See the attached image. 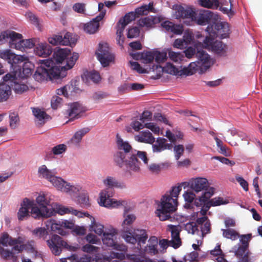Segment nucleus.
Instances as JSON below:
<instances>
[{
  "label": "nucleus",
  "mask_w": 262,
  "mask_h": 262,
  "mask_svg": "<svg viewBox=\"0 0 262 262\" xmlns=\"http://www.w3.org/2000/svg\"><path fill=\"white\" fill-rule=\"evenodd\" d=\"M11 93V86L8 84L0 83V101L7 100Z\"/></svg>",
  "instance_id": "nucleus-47"
},
{
  "label": "nucleus",
  "mask_w": 262,
  "mask_h": 262,
  "mask_svg": "<svg viewBox=\"0 0 262 262\" xmlns=\"http://www.w3.org/2000/svg\"><path fill=\"white\" fill-rule=\"evenodd\" d=\"M86 111V108L81 104L76 102L70 104L67 110V114L70 120L80 118L82 114Z\"/></svg>",
  "instance_id": "nucleus-22"
},
{
  "label": "nucleus",
  "mask_w": 262,
  "mask_h": 262,
  "mask_svg": "<svg viewBox=\"0 0 262 262\" xmlns=\"http://www.w3.org/2000/svg\"><path fill=\"white\" fill-rule=\"evenodd\" d=\"M47 244L52 252L55 255H59L61 252V247H64L70 250H75L76 248L69 246L66 242L57 235H53L50 240L47 241Z\"/></svg>",
  "instance_id": "nucleus-15"
},
{
  "label": "nucleus",
  "mask_w": 262,
  "mask_h": 262,
  "mask_svg": "<svg viewBox=\"0 0 262 262\" xmlns=\"http://www.w3.org/2000/svg\"><path fill=\"white\" fill-rule=\"evenodd\" d=\"M174 11L173 16L176 19H186L188 21H184V23L190 25L191 18L194 17V10L191 8H184L181 5H175L173 6Z\"/></svg>",
  "instance_id": "nucleus-16"
},
{
  "label": "nucleus",
  "mask_w": 262,
  "mask_h": 262,
  "mask_svg": "<svg viewBox=\"0 0 262 262\" xmlns=\"http://www.w3.org/2000/svg\"><path fill=\"white\" fill-rule=\"evenodd\" d=\"M132 56L135 59H141L142 62L145 64L150 63L154 60L153 51L133 54Z\"/></svg>",
  "instance_id": "nucleus-35"
},
{
  "label": "nucleus",
  "mask_w": 262,
  "mask_h": 262,
  "mask_svg": "<svg viewBox=\"0 0 262 262\" xmlns=\"http://www.w3.org/2000/svg\"><path fill=\"white\" fill-rule=\"evenodd\" d=\"M153 8V3H149L148 5L142 6L135 9L134 12L137 17L139 15H147L149 11H151Z\"/></svg>",
  "instance_id": "nucleus-55"
},
{
  "label": "nucleus",
  "mask_w": 262,
  "mask_h": 262,
  "mask_svg": "<svg viewBox=\"0 0 262 262\" xmlns=\"http://www.w3.org/2000/svg\"><path fill=\"white\" fill-rule=\"evenodd\" d=\"M205 30L210 37H219L222 39L228 37L230 33L229 25L225 21L210 24Z\"/></svg>",
  "instance_id": "nucleus-9"
},
{
  "label": "nucleus",
  "mask_w": 262,
  "mask_h": 262,
  "mask_svg": "<svg viewBox=\"0 0 262 262\" xmlns=\"http://www.w3.org/2000/svg\"><path fill=\"white\" fill-rule=\"evenodd\" d=\"M53 207L55 210V215L56 213L61 215H63L66 214H71L77 216L78 217H83L84 216H89V214L87 212H81L74 209L73 207H66L57 203H55Z\"/></svg>",
  "instance_id": "nucleus-17"
},
{
  "label": "nucleus",
  "mask_w": 262,
  "mask_h": 262,
  "mask_svg": "<svg viewBox=\"0 0 262 262\" xmlns=\"http://www.w3.org/2000/svg\"><path fill=\"white\" fill-rule=\"evenodd\" d=\"M58 190L63 191L67 181L60 177H56L55 175L49 181Z\"/></svg>",
  "instance_id": "nucleus-52"
},
{
  "label": "nucleus",
  "mask_w": 262,
  "mask_h": 262,
  "mask_svg": "<svg viewBox=\"0 0 262 262\" xmlns=\"http://www.w3.org/2000/svg\"><path fill=\"white\" fill-rule=\"evenodd\" d=\"M24 241L23 237H18L17 238H13L7 233H4L0 236V246L3 247L12 246L13 250L19 253L27 248V245L24 244Z\"/></svg>",
  "instance_id": "nucleus-11"
},
{
  "label": "nucleus",
  "mask_w": 262,
  "mask_h": 262,
  "mask_svg": "<svg viewBox=\"0 0 262 262\" xmlns=\"http://www.w3.org/2000/svg\"><path fill=\"white\" fill-rule=\"evenodd\" d=\"M168 56L170 60L177 63H181L185 60V56L183 52H174L171 49H168Z\"/></svg>",
  "instance_id": "nucleus-44"
},
{
  "label": "nucleus",
  "mask_w": 262,
  "mask_h": 262,
  "mask_svg": "<svg viewBox=\"0 0 262 262\" xmlns=\"http://www.w3.org/2000/svg\"><path fill=\"white\" fill-rule=\"evenodd\" d=\"M72 36V34L69 32L66 33L63 37L61 35H55L49 38V42L53 45H60L72 47L75 44L76 39Z\"/></svg>",
  "instance_id": "nucleus-18"
},
{
  "label": "nucleus",
  "mask_w": 262,
  "mask_h": 262,
  "mask_svg": "<svg viewBox=\"0 0 262 262\" xmlns=\"http://www.w3.org/2000/svg\"><path fill=\"white\" fill-rule=\"evenodd\" d=\"M182 66L177 67L173 63L167 62L164 66V73L176 76H182Z\"/></svg>",
  "instance_id": "nucleus-37"
},
{
  "label": "nucleus",
  "mask_w": 262,
  "mask_h": 262,
  "mask_svg": "<svg viewBox=\"0 0 262 262\" xmlns=\"http://www.w3.org/2000/svg\"><path fill=\"white\" fill-rule=\"evenodd\" d=\"M117 230L113 228L106 230L103 233L102 238L104 245L107 247H112L113 249L125 252L127 251V247L123 244H118L116 241Z\"/></svg>",
  "instance_id": "nucleus-10"
},
{
  "label": "nucleus",
  "mask_w": 262,
  "mask_h": 262,
  "mask_svg": "<svg viewBox=\"0 0 262 262\" xmlns=\"http://www.w3.org/2000/svg\"><path fill=\"white\" fill-rule=\"evenodd\" d=\"M11 87L16 93L21 94L28 89V87L26 84L21 83H17L14 81L13 84H11Z\"/></svg>",
  "instance_id": "nucleus-60"
},
{
  "label": "nucleus",
  "mask_w": 262,
  "mask_h": 262,
  "mask_svg": "<svg viewBox=\"0 0 262 262\" xmlns=\"http://www.w3.org/2000/svg\"><path fill=\"white\" fill-rule=\"evenodd\" d=\"M17 254L12 248L10 250L0 246V256L4 259H11L13 261H16L17 257L16 254Z\"/></svg>",
  "instance_id": "nucleus-42"
},
{
  "label": "nucleus",
  "mask_w": 262,
  "mask_h": 262,
  "mask_svg": "<svg viewBox=\"0 0 262 262\" xmlns=\"http://www.w3.org/2000/svg\"><path fill=\"white\" fill-rule=\"evenodd\" d=\"M114 161L119 167H124L126 177L131 176L140 171V162L132 152L126 156L123 152L118 151L114 155Z\"/></svg>",
  "instance_id": "nucleus-5"
},
{
  "label": "nucleus",
  "mask_w": 262,
  "mask_h": 262,
  "mask_svg": "<svg viewBox=\"0 0 262 262\" xmlns=\"http://www.w3.org/2000/svg\"><path fill=\"white\" fill-rule=\"evenodd\" d=\"M169 163L168 162L160 163H151L146 165L148 170L152 173H158L161 170L164 168H167L169 166Z\"/></svg>",
  "instance_id": "nucleus-45"
},
{
  "label": "nucleus",
  "mask_w": 262,
  "mask_h": 262,
  "mask_svg": "<svg viewBox=\"0 0 262 262\" xmlns=\"http://www.w3.org/2000/svg\"><path fill=\"white\" fill-rule=\"evenodd\" d=\"M47 230L56 232L61 235H66L67 232L62 228L61 221L49 220L46 222Z\"/></svg>",
  "instance_id": "nucleus-28"
},
{
  "label": "nucleus",
  "mask_w": 262,
  "mask_h": 262,
  "mask_svg": "<svg viewBox=\"0 0 262 262\" xmlns=\"http://www.w3.org/2000/svg\"><path fill=\"white\" fill-rule=\"evenodd\" d=\"M199 4L204 8L217 9L220 6L219 0H199Z\"/></svg>",
  "instance_id": "nucleus-53"
},
{
  "label": "nucleus",
  "mask_w": 262,
  "mask_h": 262,
  "mask_svg": "<svg viewBox=\"0 0 262 262\" xmlns=\"http://www.w3.org/2000/svg\"><path fill=\"white\" fill-rule=\"evenodd\" d=\"M247 248L241 246L239 244L234 246L232 249L230 251V252L234 253L235 255L238 257H243L245 255H248L246 254Z\"/></svg>",
  "instance_id": "nucleus-56"
},
{
  "label": "nucleus",
  "mask_w": 262,
  "mask_h": 262,
  "mask_svg": "<svg viewBox=\"0 0 262 262\" xmlns=\"http://www.w3.org/2000/svg\"><path fill=\"white\" fill-rule=\"evenodd\" d=\"M29 209H31L30 213L33 217L39 219L40 217H50L52 216V212L51 210H45L42 207L39 208L33 200L29 199Z\"/></svg>",
  "instance_id": "nucleus-21"
},
{
  "label": "nucleus",
  "mask_w": 262,
  "mask_h": 262,
  "mask_svg": "<svg viewBox=\"0 0 262 262\" xmlns=\"http://www.w3.org/2000/svg\"><path fill=\"white\" fill-rule=\"evenodd\" d=\"M196 223L189 222L185 225V229L189 233L196 234L203 238L210 232V223L207 216L196 217Z\"/></svg>",
  "instance_id": "nucleus-6"
},
{
  "label": "nucleus",
  "mask_w": 262,
  "mask_h": 262,
  "mask_svg": "<svg viewBox=\"0 0 262 262\" xmlns=\"http://www.w3.org/2000/svg\"><path fill=\"white\" fill-rule=\"evenodd\" d=\"M116 138L118 148L120 150L124 151L123 154H125L126 156H127L130 155L132 151L135 150L132 148L131 145L127 141H123L118 134L117 135Z\"/></svg>",
  "instance_id": "nucleus-39"
},
{
  "label": "nucleus",
  "mask_w": 262,
  "mask_h": 262,
  "mask_svg": "<svg viewBox=\"0 0 262 262\" xmlns=\"http://www.w3.org/2000/svg\"><path fill=\"white\" fill-rule=\"evenodd\" d=\"M159 21L158 17L154 16H150L141 18L139 20V25L142 27L147 28H152L154 25Z\"/></svg>",
  "instance_id": "nucleus-40"
},
{
  "label": "nucleus",
  "mask_w": 262,
  "mask_h": 262,
  "mask_svg": "<svg viewBox=\"0 0 262 262\" xmlns=\"http://www.w3.org/2000/svg\"><path fill=\"white\" fill-rule=\"evenodd\" d=\"M186 182L187 187H189L196 193L203 190L206 191V190L211 187H209L207 179L204 178L199 177L192 179L189 182Z\"/></svg>",
  "instance_id": "nucleus-19"
},
{
  "label": "nucleus",
  "mask_w": 262,
  "mask_h": 262,
  "mask_svg": "<svg viewBox=\"0 0 262 262\" xmlns=\"http://www.w3.org/2000/svg\"><path fill=\"white\" fill-rule=\"evenodd\" d=\"M197 50V62L201 66V71H206L212 64V59L210 55L204 50H200V48Z\"/></svg>",
  "instance_id": "nucleus-23"
},
{
  "label": "nucleus",
  "mask_w": 262,
  "mask_h": 262,
  "mask_svg": "<svg viewBox=\"0 0 262 262\" xmlns=\"http://www.w3.org/2000/svg\"><path fill=\"white\" fill-rule=\"evenodd\" d=\"M214 188L210 187L205 191L198 199L194 200V204L196 207H201L205 204L214 194Z\"/></svg>",
  "instance_id": "nucleus-36"
},
{
  "label": "nucleus",
  "mask_w": 262,
  "mask_h": 262,
  "mask_svg": "<svg viewBox=\"0 0 262 262\" xmlns=\"http://www.w3.org/2000/svg\"><path fill=\"white\" fill-rule=\"evenodd\" d=\"M8 33L9 37V43L11 47L13 46L15 47V43L23 38V36L21 34L13 31L8 30Z\"/></svg>",
  "instance_id": "nucleus-58"
},
{
  "label": "nucleus",
  "mask_w": 262,
  "mask_h": 262,
  "mask_svg": "<svg viewBox=\"0 0 262 262\" xmlns=\"http://www.w3.org/2000/svg\"><path fill=\"white\" fill-rule=\"evenodd\" d=\"M102 182L107 188L102 190L99 193L100 205L107 208H115L123 205V201L111 199L114 193L112 189L125 188L126 184L124 182L118 181L115 177L110 176L104 179Z\"/></svg>",
  "instance_id": "nucleus-2"
},
{
  "label": "nucleus",
  "mask_w": 262,
  "mask_h": 262,
  "mask_svg": "<svg viewBox=\"0 0 262 262\" xmlns=\"http://www.w3.org/2000/svg\"><path fill=\"white\" fill-rule=\"evenodd\" d=\"M125 255L122 253L111 252L109 255L98 253L95 255L92 262H110L114 258L123 259Z\"/></svg>",
  "instance_id": "nucleus-25"
},
{
  "label": "nucleus",
  "mask_w": 262,
  "mask_h": 262,
  "mask_svg": "<svg viewBox=\"0 0 262 262\" xmlns=\"http://www.w3.org/2000/svg\"><path fill=\"white\" fill-rule=\"evenodd\" d=\"M171 232V240L162 239L158 242L160 247L159 253H163L166 252L168 247H173L174 249L178 248L181 245V241L180 237V229L177 226L170 225L168 226Z\"/></svg>",
  "instance_id": "nucleus-7"
},
{
  "label": "nucleus",
  "mask_w": 262,
  "mask_h": 262,
  "mask_svg": "<svg viewBox=\"0 0 262 262\" xmlns=\"http://www.w3.org/2000/svg\"><path fill=\"white\" fill-rule=\"evenodd\" d=\"M221 230L223 232L224 237L230 239L232 241L237 239L239 236L238 233L233 229H222Z\"/></svg>",
  "instance_id": "nucleus-54"
},
{
  "label": "nucleus",
  "mask_w": 262,
  "mask_h": 262,
  "mask_svg": "<svg viewBox=\"0 0 262 262\" xmlns=\"http://www.w3.org/2000/svg\"><path fill=\"white\" fill-rule=\"evenodd\" d=\"M52 195L48 193L40 192L38 196L36 198V203L42 209L47 210V209L51 210L52 212V216L55 215V210L53 208V205L55 203L51 202Z\"/></svg>",
  "instance_id": "nucleus-20"
},
{
  "label": "nucleus",
  "mask_w": 262,
  "mask_h": 262,
  "mask_svg": "<svg viewBox=\"0 0 262 262\" xmlns=\"http://www.w3.org/2000/svg\"><path fill=\"white\" fill-rule=\"evenodd\" d=\"M81 191H83V189L80 185L67 182L62 192L67 193L71 196H77Z\"/></svg>",
  "instance_id": "nucleus-31"
},
{
  "label": "nucleus",
  "mask_w": 262,
  "mask_h": 262,
  "mask_svg": "<svg viewBox=\"0 0 262 262\" xmlns=\"http://www.w3.org/2000/svg\"><path fill=\"white\" fill-rule=\"evenodd\" d=\"M158 240L157 237L153 236L149 238L148 244L145 246L144 251L146 253L151 255H155L159 254V250L158 248Z\"/></svg>",
  "instance_id": "nucleus-30"
},
{
  "label": "nucleus",
  "mask_w": 262,
  "mask_h": 262,
  "mask_svg": "<svg viewBox=\"0 0 262 262\" xmlns=\"http://www.w3.org/2000/svg\"><path fill=\"white\" fill-rule=\"evenodd\" d=\"M33 64L29 61L27 57L26 61H24L21 65V76L19 77L26 78L31 75Z\"/></svg>",
  "instance_id": "nucleus-46"
},
{
  "label": "nucleus",
  "mask_w": 262,
  "mask_h": 262,
  "mask_svg": "<svg viewBox=\"0 0 262 262\" xmlns=\"http://www.w3.org/2000/svg\"><path fill=\"white\" fill-rule=\"evenodd\" d=\"M34 52L38 56L47 57L52 53V48L47 42H40L35 46Z\"/></svg>",
  "instance_id": "nucleus-27"
},
{
  "label": "nucleus",
  "mask_w": 262,
  "mask_h": 262,
  "mask_svg": "<svg viewBox=\"0 0 262 262\" xmlns=\"http://www.w3.org/2000/svg\"><path fill=\"white\" fill-rule=\"evenodd\" d=\"M136 17L137 16L134 12H130L126 14L125 16L121 18L119 21H120V24L123 23V24H125V26H127L131 21L135 20Z\"/></svg>",
  "instance_id": "nucleus-62"
},
{
  "label": "nucleus",
  "mask_w": 262,
  "mask_h": 262,
  "mask_svg": "<svg viewBox=\"0 0 262 262\" xmlns=\"http://www.w3.org/2000/svg\"><path fill=\"white\" fill-rule=\"evenodd\" d=\"M79 55L76 53H74L71 55L70 49H59L53 54V66L67 74V71L73 67Z\"/></svg>",
  "instance_id": "nucleus-4"
},
{
  "label": "nucleus",
  "mask_w": 262,
  "mask_h": 262,
  "mask_svg": "<svg viewBox=\"0 0 262 262\" xmlns=\"http://www.w3.org/2000/svg\"><path fill=\"white\" fill-rule=\"evenodd\" d=\"M221 6L220 10L224 14H229L231 13L232 4L231 0H220Z\"/></svg>",
  "instance_id": "nucleus-57"
},
{
  "label": "nucleus",
  "mask_w": 262,
  "mask_h": 262,
  "mask_svg": "<svg viewBox=\"0 0 262 262\" xmlns=\"http://www.w3.org/2000/svg\"><path fill=\"white\" fill-rule=\"evenodd\" d=\"M90 130V128L88 127H83L79 129L76 132H75L74 136L71 139V142L75 145L79 144L81 142L82 138L87 133H88Z\"/></svg>",
  "instance_id": "nucleus-43"
},
{
  "label": "nucleus",
  "mask_w": 262,
  "mask_h": 262,
  "mask_svg": "<svg viewBox=\"0 0 262 262\" xmlns=\"http://www.w3.org/2000/svg\"><path fill=\"white\" fill-rule=\"evenodd\" d=\"M183 196L185 202H187V203L185 204L184 207L186 208H189L191 206L190 203L193 202L195 197V194L192 192L185 191L183 193Z\"/></svg>",
  "instance_id": "nucleus-61"
},
{
  "label": "nucleus",
  "mask_w": 262,
  "mask_h": 262,
  "mask_svg": "<svg viewBox=\"0 0 262 262\" xmlns=\"http://www.w3.org/2000/svg\"><path fill=\"white\" fill-rule=\"evenodd\" d=\"M193 15L194 17L190 19V23L195 21L198 25L204 26L208 24L210 19L211 12L208 10H203L196 13L194 11Z\"/></svg>",
  "instance_id": "nucleus-24"
},
{
  "label": "nucleus",
  "mask_w": 262,
  "mask_h": 262,
  "mask_svg": "<svg viewBox=\"0 0 262 262\" xmlns=\"http://www.w3.org/2000/svg\"><path fill=\"white\" fill-rule=\"evenodd\" d=\"M32 112L38 121V123L42 124L45 123V120L47 119L49 116L42 110L38 108H32Z\"/></svg>",
  "instance_id": "nucleus-50"
},
{
  "label": "nucleus",
  "mask_w": 262,
  "mask_h": 262,
  "mask_svg": "<svg viewBox=\"0 0 262 262\" xmlns=\"http://www.w3.org/2000/svg\"><path fill=\"white\" fill-rule=\"evenodd\" d=\"M38 174L39 178H45L49 181L54 175L52 171L48 169L45 165H42L38 168Z\"/></svg>",
  "instance_id": "nucleus-49"
},
{
  "label": "nucleus",
  "mask_w": 262,
  "mask_h": 262,
  "mask_svg": "<svg viewBox=\"0 0 262 262\" xmlns=\"http://www.w3.org/2000/svg\"><path fill=\"white\" fill-rule=\"evenodd\" d=\"M104 17V12L100 15L97 16L89 23L85 24L83 26L84 31L88 34H93L95 33L99 29V21Z\"/></svg>",
  "instance_id": "nucleus-26"
},
{
  "label": "nucleus",
  "mask_w": 262,
  "mask_h": 262,
  "mask_svg": "<svg viewBox=\"0 0 262 262\" xmlns=\"http://www.w3.org/2000/svg\"><path fill=\"white\" fill-rule=\"evenodd\" d=\"M182 38L187 46L192 44L196 49L202 48L203 42L194 40V35L192 31L190 30L186 31L184 33Z\"/></svg>",
  "instance_id": "nucleus-32"
},
{
  "label": "nucleus",
  "mask_w": 262,
  "mask_h": 262,
  "mask_svg": "<svg viewBox=\"0 0 262 262\" xmlns=\"http://www.w3.org/2000/svg\"><path fill=\"white\" fill-rule=\"evenodd\" d=\"M38 66L33 75L34 79L38 82H42L48 79H61L66 76L64 71L54 67V61L52 58L39 60Z\"/></svg>",
  "instance_id": "nucleus-3"
},
{
  "label": "nucleus",
  "mask_w": 262,
  "mask_h": 262,
  "mask_svg": "<svg viewBox=\"0 0 262 262\" xmlns=\"http://www.w3.org/2000/svg\"><path fill=\"white\" fill-rule=\"evenodd\" d=\"M0 58L8 61L13 71L18 70L21 74V65L26 61L27 56L16 55L10 50H5L0 51Z\"/></svg>",
  "instance_id": "nucleus-8"
},
{
  "label": "nucleus",
  "mask_w": 262,
  "mask_h": 262,
  "mask_svg": "<svg viewBox=\"0 0 262 262\" xmlns=\"http://www.w3.org/2000/svg\"><path fill=\"white\" fill-rule=\"evenodd\" d=\"M68 258L75 262H92V260L90 256L86 254L82 255L81 257H79L76 254H73L70 257H68Z\"/></svg>",
  "instance_id": "nucleus-63"
},
{
  "label": "nucleus",
  "mask_w": 262,
  "mask_h": 262,
  "mask_svg": "<svg viewBox=\"0 0 262 262\" xmlns=\"http://www.w3.org/2000/svg\"><path fill=\"white\" fill-rule=\"evenodd\" d=\"M135 138L138 142L148 144H152L155 141V138L148 130L140 132L139 135L135 136Z\"/></svg>",
  "instance_id": "nucleus-34"
},
{
  "label": "nucleus",
  "mask_w": 262,
  "mask_h": 262,
  "mask_svg": "<svg viewBox=\"0 0 262 262\" xmlns=\"http://www.w3.org/2000/svg\"><path fill=\"white\" fill-rule=\"evenodd\" d=\"M29 199L25 198L20 204V207L17 212L18 219L23 221L30 216Z\"/></svg>",
  "instance_id": "nucleus-33"
},
{
  "label": "nucleus",
  "mask_w": 262,
  "mask_h": 262,
  "mask_svg": "<svg viewBox=\"0 0 262 262\" xmlns=\"http://www.w3.org/2000/svg\"><path fill=\"white\" fill-rule=\"evenodd\" d=\"M90 216V220L91 221V224L90 225V230L94 231L97 234L99 235H103L104 226L103 225L98 223H96L94 217H92L89 215L88 217Z\"/></svg>",
  "instance_id": "nucleus-51"
},
{
  "label": "nucleus",
  "mask_w": 262,
  "mask_h": 262,
  "mask_svg": "<svg viewBox=\"0 0 262 262\" xmlns=\"http://www.w3.org/2000/svg\"><path fill=\"white\" fill-rule=\"evenodd\" d=\"M36 40L34 38L20 39L15 43L14 48L16 50L24 51L27 49H31L35 46Z\"/></svg>",
  "instance_id": "nucleus-38"
},
{
  "label": "nucleus",
  "mask_w": 262,
  "mask_h": 262,
  "mask_svg": "<svg viewBox=\"0 0 262 262\" xmlns=\"http://www.w3.org/2000/svg\"><path fill=\"white\" fill-rule=\"evenodd\" d=\"M202 48L211 50L220 56H224L226 53V45L221 41L214 40L210 36H206L203 40Z\"/></svg>",
  "instance_id": "nucleus-13"
},
{
  "label": "nucleus",
  "mask_w": 262,
  "mask_h": 262,
  "mask_svg": "<svg viewBox=\"0 0 262 262\" xmlns=\"http://www.w3.org/2000/svg\"><path fill=\"white\" fill-rule=\"evenodd\" d=\"M183 187L184 189L187 187L186 182L179 183L177 185L172 186L168 192L162 196L155 211L160 220L172 221L171 214L177 210L178 205L177 199Z\"/></svg>",
  "instance_id": "nucleus-1"
},
{
  "label": "nucleus",
  "mask_w": 262,
  "mask_h": 262,
  "mask_svg": "<svg viewBox=\"0 0 262 262\" xmlns=\"http://www.w3.org/2000/svg\"><path fill=\"white\" fill-rule=\"evenodd\" d=\"M128 258L135 262H156L155 260L146 258L144 256L140 255L132 254L128 256Z\"/></svg>",
  "instance_id": "nucleus-64"
},
{
  "label": "nucleus",
  "mask_w": 262,
  "mask_h": 262,
  "mask_svg": "<svg viewBox=\"0 0 262 262\" xmlns=\"http://www.w3.org/2000/svg\"><path fill=\"white\" fill-rule=\"evenodd\" d=\"M167 140L165 138L158 137L155 142L152 144V149L154 153H158L164 151L165 149H170L172 145L170 143H167Z\"/></svg>",
  "instance_id": "nucleus-29"
},
{
  "label": "nucleus",
  "mask_w": 262,
  "mask_h": 262,
  "mask_svg": "<svg viewBox=\"0 0 262 262\" xmlns=\"http://www.w3.org/2000/svg\"><path fill=\"white\" fill-rule=\"evenodd\" d=\"M211 206H212L211 205L210 200L208 201V200L205 204H203L200 211L194 212L193 214L191 215V219L194 220L196 217L206 216L205 215Z\"/></svg>",
  "instance_id": "nucleus-48"
},
{
  "label": "nucleus",
  "mask_w": 262,
  "mask_h": 262,
  "mask_svg": "<svg viewBox=\"0 0 262 262\" xmlns=\"http://www.w3.org/2000/svg\"><path fill=\"white\" fill-rule=\"evenodd\" d=\"M12 72L13 74H7L3 77L4 82L13 84L17 77L21 76V74L18 70L17 71L13 70ZM8 84H9V83Z\"/></svg>",
  "instance_id": "nucleus-59"
},
{
  "label": "nucleus",
  "mask_w": 262,
  "mask_h": 262,
  "mask_svg": "<svg viewBox=\"0 0 262 262\" xmlns=\"http://www.w3.org/2000/svg\"><path fill=\"white\" fill-rule=\"evenodd\" d=\"M122 237L126 243L135 244H138L141 247V244H144L148 238L145 230H135L133 233L130 232H124L122 234Z\"/></svg>",
  "instance_id": "nucleus-14"
},
{
  "label": "nucleus",
  "mask_w": 262,
  "mask_h": 262,
  "mask_svg": "<svg viewBox=\"0 0 262 262\" xmlns=\"http://www.w3.org/2000/svg\"><path fill=\"white\" fill-rule=\"evenodd\" d=\"M110 50L107 43H100L96 52L97 59L103 67L108 66L110 63L114 61L115 56Z\"/></svg>",
  "instance_id": "nucleus-12"
},
{
  "label": "nucleus",
  "mask_w": 262,
  "mask_h": 262,
  "mask_svg": "<svg viewBox=\"0 0 262 262\" xmlns=\"http://www.w3.org/2000/svg\"><path fill=\"white\" fill-rule=\"evenodd\" d=\"M182 69V76H190L200 70L201 66L196 61L191 62L188 66L184 67Z\"/></svg>",
  "instance_id": "nucleus-41"
}]
</instances>
